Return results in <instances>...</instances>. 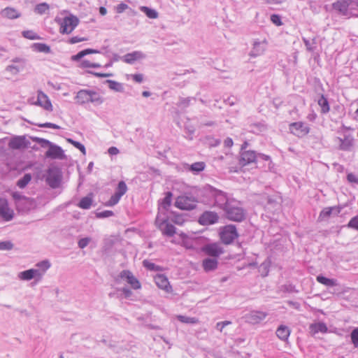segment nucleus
Wrapping results in <instances>:
<instances>
[{
	"mask_svg": "<svg viewBox=\"0 0 358 358\" xmlns=\"http://www.w3.org/2000/svg\"><path fill=\"white\" fill-rule=\"evenodd\" d=\"M36 268L39 273H41V278H43L46 271L50 267V263L48 260H43L36 264Z\"/></svg>",
	"mask_w": 358,
	"mask_h": 358,
	"instance_id": "58836bf2",
	"label": "nucleus"
},
{
	"mask_svg": "<svg viewBox=\"0 0 358 358\" xmlns=\"http://www.w3.org/2000/svg\"><path fill=\"white\" fill-rule=\"evenodd\" d=\"M333 9L339 15L346 17H355V7L352 0H337L332 4Z\"/></svg>",
	"mask_w": 358,
	"mask_h": 358,
	"instance_id": "f257e3e1",
	"label": "nucleus"
},
{
	"mask_svg": "<svg viewBox=\"0 0 358 358\" xmlns=\"http://www.w3.org/2000/svg\"><path fill=\"white\" fill-rule=\"evenodd\" d=\"M218 215L215 212L206 211L204 212L199 217V223L203 225L213 224L217 222Z\"/></svg>",
	"mask_w": 358,
	"mask_h": 358,
	"instance_id": "6ab92c4d",
	"label": "nucleus"
},
{
	"mask_svg": "<svg viewBox=\"0 0 358 358\" xmlns=\"http://www.w3.org/2000/svg\"><path fill=\"white\" fill-rule=\"evenodd\" d=\"M13 62L15 64H12L7 66L6 68V71L12 76H15L24 69V60L20 58H15L13 59Z\"/></svg>",
	"mask_w": 358,
	"mask_h": 358,
	"instance_id": "a211bd4d",
	"label": "nucleus"
},
{
	"mask_svg": "<svg viewBox=\"0 0 358 358\" xmlns=\"http://www.w3.org/2000/svg\"><path fill=\"white\" fill-rule=\"evenodd\" d=\"M189 103H190L189 98H181V99H180V100L178 103V106L179 107L185 108L189 105Z\"/></svg>",
	"mask_w": 358,
	"mask_h": 358,
	"instance_id": "0e129e2a",
	"label": "nucleus"
},
{
	"mask_svg": "<svg viewBox=\"0 0 358 358\" xmlns=\"http://www.w3.org/2000/svg\"><path fill=\"white\" fill-rule=\"evenodd\" d=\"M89 97V103H92L95 105H101L103 102V98L96 91L90 90Z\"/></svg>",
	"mask_w": 358,
	"mask_h": 358,
	"instance_id": "2f4dec72",
	"label": "nucleus"
},
{
	"mask_svg": "<svg viewBox=\"0 0 358 358\" xmlns=\"http://www.w3.org/2000/svg\"><path fill=\"white\" fill-rule=\"evenodd\" d=\"M224 211L227 217L230 220L241 222L245 218L244 210L238 201L231 200Z\"/></svg>",
	"mask_w": 358,
	"mask_h": 358,
	"instance_id": "f03ea898",
	"label": "nucleus"
},
{
	"mask_svg": "<svg viewBox=\"0 0 358 358\" xmlns=\"http://www.w3.org/2000/svg\"><path fill=\"white\" fill-rule=\"evenodd\" d=\"M205 166L206 165L204 162H198L192 164L190 166L189 170L192 171V172L199 173L204 169Z\"/></svg>",
	"mask_w": 358,
	"mask_h": 358,
	"instance_id": "49530a36",
	"label": "nucleus"
},
{
	"mask_svg": "<svg viewBox=\"0 0 358 358\" xmlns=\"http://www.w3.org/2000/svg\"><path fill=\"white\" fill-rule=\"evenodd\" d=\"M79 20L77 17L70 15L63 18L60 23L59 32L61 34H69L78 26Z\"/></svg>",
	"mask_w": 358,
	"mask_h": 358,
	"instance_id": "39448f33",
	"label": "nucleus"
},
{
	"mask_svg": "<svg viewBox=\"0 0 358 358\" xmlns=\"http://www.w3.org/2000/svg\"><path fill=\"white\" fill-rule=\"evenodd\" d=\"M1 15L3 17L13 20L20 17V13L13 8L7 7L1 11Z\"/></svg>",
	"mask_w": 358,
	"mask_h": 358,
	"instance_id": "bb28decb",
	"label": "nucleus"
},
{
	"mask_svg": "<svg viewBox=\"0 0 358 358\" xmlns=\"http://www.w3.org/2000/svg\"><path fill=\"white\" fill-rule=\"evenodd\" d=\"M62 172L57 167H50L48 170L46 182L52 188H57L62 181Z\"/></svg>",
	"mask_w": 358,
	"mask_h": 358,
	"instance_id": "20e7f679",
	"label": "nucleus"
},
{
	"mask_svg": "<svg viewBox=\"0 0 358 358\" xmlns=\"http://www.w3.org/2000/svg\"><path fill=\"white\" fill-rule=\"evenodd\" d=\"M86 41H87V38L79 37V36H73V37H71L69 39V43H71V44H74V43H76Z\"/></svg>",
	"mask_w": 358,
	"mask_h": 358,
	"instance_id": "69168bd1",
	"label": "nucleus"
},
{
	"mask_svg": "<svg viewBox=\"0 0 358 358\" xmlns=\"http://www.w3.org/2000/svg\"><path fill=\"white\" fill-rule=\"evenodd\" d=\"M35 141L38 143L41 147L45 148V147H50V145L52 144L50 141L48 140L41 138H36Z\"/></svg>",
	"mask_w": 358,
	"mask_h": 358,
	"instance_id": "052dcab7",
	"label": "nucleus"
},
{
	"mask_svg": "<svg viewBox=\"0 0 358 358\" xmlns=\"http://www.w3.org/2000/svg\"><path fill=\"white\" fill-rule=\"evenodd\" d=\"M67 141L69 143H71L73 145H74L76 148L80 150L83 155L86 154L85 148L82 143H80L78 141H73L71 138H67Z\"/></svg>",
	"mask_w": 358,
	"mask_h": 358,
	"instance_id": "603ef678",
	"label": "nucleus"
},
{
	"mask_svg": "<svg viewBox=\"0 0 358 358\" xmlns=\"http://www.w3.org/2000/svg\"><path fill=\"white\" fill-rule=\"evenodd\" d=\"M121 197V196L115 192V194L113 196H111L110 199L106 202V206H113L117 204L119 202Z\"/></svg>",
	"mask_w": 358,
	"mask_h": 358,
	"instance_id": "8fccbe9b",
	"label": "nucleus"
},
{
	"mask_svg": "<svg viewBox=\"0 0 358 358\" xmlns=\"http://www.w3.org/2000/svg\"><path fill=\"white\" fill-rule=\"evenodd\" d=\"M45 157L50 159H63L66 156L61 147L52 143L45 152Z\"/></svg>",
	"mask_w": 358,
	"mask_h": 358,
	"instance_id": "dca6fc26",
	"label": "nucleus"
},
{
	"mask_svg": "<svg viewBox=\"0 0 358 358\" xmlns=\"http://www.w3.org/2000/svg\"><path fill=\"white\" fill-rule=\"evenodd\" d=\"M127 191V186L124 181H120L118 183L115 193L122 196Z\"/></svg>",
	"mask_w": 358,
	"mask_h": 358,
	"instance_id": "de8ad7c7",
	"label": "nucleus"
},
{
	"mask_svg": "<svg viewBox=\"0 0 358 358\" xmlns=\"http://www.w3.org/2000/svg\"><path fill=\"white\" fill-rule=\"evenodd\" d=\"M271 21L276 26H281L282 24L280 16L277 14L271 15Z\"/></svg>",
	"mask_w": 358,
	"mask_h": 358,
	"instance_id": "680f3d73",
	"label": "nucleus"
},
{
	"mask_svg": "<svg viewBox=\"0 0 358 358\" xmlns=\"http://www.w3.org/2000/svg\"><path fill=\"white\" fill-rule=\"evenodd\" d=\"M31 180V176L30 173H26L24 176L18 180L17 185L18 187L23 189L24 188Z\"/></svg>",
	"mask_w": 358,
	"mask_h": 358,
	"instance_id": "37998d69",
	"label": "nucleus"
},
{
	"mask_svg": "<svg viewBox=\"0 0 358 358\" xmlns=\"http://www.w3.org/2000/svg\"><path fill=\"white\" fill-rule=\"evenodd\" d=\"M50 8V6L47 3H41L37 4L34 8L35 13L43 15Z\"/></svg>",
	"mask_w": 358,
	"mask_h": 358,
	"instance_id": "a18cd8bd",
	"label": "nucleus"
},
{
	"mask_svg": "<svg viewBox=\"0 0 358 358\" xmlns=\"http://www.w3.org/2000/svg\"><path fill=\"white\" fill-rule=\"evenodd\" d=\"M267 316V313L263 311L252 310L247 313L244 317L248 323L255 324L264 320Z\"/></svg>",
	"mask_w": 358,
	"mask_h": 358,
	"instance_id": "2eb2a0df",
	"label": "nucleus"
},
{
	"mask_svg": "<svg viewBox=\"0 0 358 358\" xmlns=\"http://www.w3.org/2000/svg\"><path fill=\"white\" fill-rule=\"evenodd\" d=\"M33 48L35 50L39 52L49 53L50 52V48L45 43H34Z\"/></svg>",
	"mask_w": 358,
	"mask_h": 358,
	"instance_id": "c03bdc74",
	"label": "nucleus"
},
{
	"mask_svg": "<svg viewBox=\"0 0 358 358\" xmlns=\"http://www.w3.org/2000/svg\"><path fill=\"white\" fill-rule=\"evenodd\" d=\"M171 221L177 225L182 226L186 220L182 215H176L173 217Z\"/></svg>",
	"mask_w": 358,
	"mask_h": 358,
	"instance_id": "5fc2aeb1",
	"label": "nucleus"
},
{
	"mask_svg": "<svg viewBox=\"0 0 358 358\" xmlns=\"http://www.w3.org/2000/svg\"><path fill=\"white\" fill-rule=\"evenodd\" d=\"M140 10L150 19H156L158 17V13L154 9L143 6L140 7Z\"/></svg>",
	"mask_w": 358,
	"mask_h": 358,
	"instance_id": "ea45409f",
	"label": "nucleus"
},
{
	"mask_svg": "<svg viewBox=\"0 0 358 358\" xmlns=\"http://www.w3.org/2000/svg\"><path fill=\"white\" fill-rule=\"evenodd\" d=\"M306 50L310 52H313L317 48V41L315 38H313L311 40H308L306 38H302Z\"/></svg>",
	"mask_w": 358,
	"mask_h": 358,
	"instance_id": "c9c22d12",
	"label": "nucleus"
},
{
	"mask_svg": "<svg viewBox=\"0 0 358 358\" xmlns=\"http://www.w3.org/2000/svg\"><path fill=\"white\" fill-rule=\"evenodd\" d=\"M197 203V200L193 196L181 195L176 199L175 206L180 210H190L196 207Z\"/></svg>",
	"mask_w": 358,
	"mask_h": 358,
	"instance_id": "7ed1b4c3",
	"label": "nucleus"
},
{
	"mask_svg": "<svg viewBox=\"0 0 358 358\" xmlns=\"http://www.w3.org/2000/svg\"><path fill=\"white\" fill-rule=\"evenodd\" d=\"M120 277L122 279L126 280L127 282L134 289H139L141 287V285L139 280L133 275V273L129 270L122 271Z\"/></svg>",
	"mask_w": 358,
	"mask_h": 358,
	"instance_id": "ddd939ff",
	"label": "nucleus"
},
{
	"mask_svg": "<svg viewBox=\"0 0 358 358\" xmlns=\"http://www.w3.org/2000/svg\"><path fill=\"white\" fill-rule=\"evenodd\" d=\"M341 212V208L337 206L324 208L320 213L319 218L321 220L327 218L331 215H338Z\"/></svg>",
	"mask_w": 358,
	"mask_h": 358,
	"instance_id": "a878e982",
	"label": "nucleus"
},
{
	"mask_svg": "<svg viewBox=\"0 0 358 358\" xmlns=\"http://www.w3.org/2000/svg\"><path fill=\"white\" fill-rule=\"evenodd\" d=\"M13 197L15 199L18 200V204H27V210H30L31 208H34L35 207V202L33 199L26 198V197H20L18 196L16 193L13 194Z\"/></svg>",
	"mask_w": 358,
	"mask_h": 358,
	"instance_id": "7c9ffc66",
	"label": "nucleus"
},
{
	"mask_svg": "<svg viewBox=\"0 0 358 358\" xmlns=\"http://www.w3.org/2000/svg\"><path fill=\"white\" fill-rule=\"evenodd\" d=\"M201 250L206 255L213 257L215 259L224 253L223 248L221 244L218 243L206 244L202 247Z\"/></svg>",
	"mask_w": 358,
	"mask_h": 358,
	"instance_id": "9b49d317",
	"label": "nucleus"
},
{
	"mask_svg": "<svg viewBox=\"0 0 358 358\" xmlns=\"http://www.w3.org/2000/svg\"><path fill=\"white\" fill-rule=\"evenodd\" d=\"M155 282L157 285V286L162 289L166 290L167 292H169L171 289V286L169 285V282L168 278L162 274L157 275L155 277Z\"/></svg>",
	"mask_w": 358,
	"mask_h": 358,
	"instance_id": "5701e85b",
	"label": "nucleus"
},
{
	"mask_svg": "<svg viewBox=\"0 0 358 358\" xmlns=\"http://www.w3.org/2000/svg\"><path fill=\"white\" fill-rule=\"evenodd\" d=\"M289 328L285 325H280L276 330V336L281 341H287L290 335Z\"/></svg>",
	"mask_w": 358,
	"mask_h": 358,
	"instance_id": "cd10ccee",
	"label": "nucleus"
},
{
	"mask_svg": "<svg viewBox=\"0 0 358 358\" xmlns=\"http://www.w3.org/2000/svg\"><path fill=\"white\" fill-rule=\"evenodd\" d=\"M145 57V55L141 51H134L127 53L123 57V61L127 64H133L135 61Z\"/></svg>",
	"mask_w": 358,
	"mask_h": 358,
	"instance_id": "b1692460",
	"label": "nucleus"
},
{
	"mask_svg": "<svg viewBox=\"0 0 358 358\" xmlns=\"http://www.w3.org/2000/svg\"><path fill=\"white\" fill-rule=\"evenodd\" d=\"M106 83H108V87L115 92H122L124 90L123 85L120 83H118L117 81L113 80H107L105 82Z\"/></svg>",
	"mask_w": 358,
	"mask_h": 358,
	"instance_id": "f704fd0d",
	"label": "nucleus"
},
{
	"mask_svg": "<svg viewBox=\"0 0 358 358\" xmlns=\"http://www.w3.org/2000/svg\"><path fill=\"white\" fill-rule=\"evenodd\" d=\"M339 144V149L344 151H350L354 146V138L351 134H345L343 138H337Z\"/></svg>",
	"mask_w": 358,
	"mask_h": 358,
	"instance_id": "f3484780",
	"label": "nucleus"
},
{
	"mask_svg": "<svg viewBox=\"0 0 358 358\" xmlns=\"http://www.w3.org/2000/svg\"><path fill=\"white\" fill-rule=\"evenodd\" d=\"M310 332L313 334L319 332L326 333L328 330L327 325L324 322L313 323L310 325Z\"/></svg>",
	"mask_w": 358,
	"mask_h": 358,
	"instance_id": "c756f323",
	"label": "nucleus"
},
{
	"mask_svg": "<svg viewBox=\"0 0 358 358\" xmlns=\"http://www.w3.org/2000/svg\"><path fill=\"white\" fill-rule=\"evenodd\" d=\"M317 281L327 287H334L337 285V281L335 279L327 278L322 275L317 276Z\"/></svg>",
	"mask_w": 358,
	"mask_h": 358,
	"instance_id": "72a5a7b5",
	"label": "nucleus"
},
{
	"mask_svg": "<svg viewBox=\"0 0 358 358\" xmlns=\"http://www.w3.org/2000/svg\"><path fill=\"white\" fill-rule=\"evenodd\" d=\"M155 224L164 236L171 237L176 234V227L167 220H161L159 215L156 217Z\"/></svg>",
	"mask_w": 358,
	"mask_h": 358,
	"instance_id": "6e6552de",
	"label": "nucleus"
},
{
	"mask_svg": "<svg viewBox=\"0 0 358 358\" xmlns=\"http://www.w3.org/2000/svg\"><path fill=\"white\" fill-rule=\"evenodd\" d=\"M351 341L355 348L358 347V327L352 330L350 334Z\"/></svg>",
	"mask_w": 358,
	"mask_h": 358,
	"instance_id": "6e6d98bb",
	"label": "nucleus"
},
{
	"mask_svg": "<svg viewBox=\"0 0 358 358\" xmlns=\"http://www.w3.org/2000/svg\"><path fill=\"white\" fill-rule=\"evenodd\" d=\"M27 146V143L24 136H17L12 138L9 143L8 147L13 150H20L25 148Z\"/></svg>",
	"mask_w": 358,
	"mask_h": 358,
	"instance_id": "aec40b11",
	"label": "nucleus"
},
{
	"mask_svg": "<svg viewBox=\"0 0 358 358\" xmlns=\"http://www.w3.org/2000/svg\"><path fill=\"white\" fill-rule=\"evenodd\" d=\"M99 51L94 50V49H90V48L85 49L84 50L79 52L78 54L73 55L71 57V59L73 61H78L87 55L99 53Z\"/></svg>",
	"mask_w": 358,
	"mask_h": 358,
	"instance_id": "473e14b6",
	"label": "nucleus"
},
{
	"mask_svg": "<svg viewBox=\"0 0 358 358\" xmlns=\"http://www.w3.org/2000/svg\"><path fill=\"white\" fill-rule=\"evenodd\" d=\"M22 35L24 37H25L28 39H31V40L39 39V36L32 31H29V30L24 31L22 32Z\"/></svg>",
	"mask_w": 358,
	"mask_h": 358,
	"instance_id": "13d9d810",
	"label": "nucleus"
},
{
	"mask_svg": "<svg viewBox=\"0 0 358 358\" xmlns=\"http://www.w3.org/2000/svg\"><path fill=\"white\" fill-rule=\"evenodd\" d=\"M28 102L32 105H36L42 107L48 111H52L53 107L48 96L42 91H38L37 100L34 101L33 99H29Z\"/></svg>",
	"mask_w": 358,
	"mask_h": 358,
	"instance_id": "0eeeda50",
	"label": "nucleus"
},
{
	"mask_svg": "<svg viewBox=\"0 0 358 358\" xmlns=\"http://www.w3.org/2000/svg\"><path fill=\"white\" fill-rule=\"evenodd\" d=\"M257 155L253 150H245L241 152L240 163L243 166L255 162Z\"/></svg>",
	"mask_w": 358,
	"mask_h": 358,
	"instance_id": "4be33fe9",
	"label": "nucleus"
},
{
	"mask_svg": "<svg viewBox=\"0 0 358 358\" xmlns=\"http://www.w3.org/2000/svg\"><path fill=\"white\" fill-rule=\"evenodd\" d=\"M231 322L230 321H223V322H217V324H216V328L220 331L222 332L223 329L229 325Z\"/></svg>",
	"mask_w": 358,
	"mask_h": 358,
	"instance_id": "774afa93",
	"label": "nucleus"
},
{
	"mask_svg": "<svg viewBox=\"0 0 358 358\" xmlns=\"http://www.w3.org/2000/svg\"><path fill=\"white\" fill-rule=\"evenodd\" d=\"M177 319L182 323L185 324H197L199 323V319L196 317H191L185 315H178L176 316Z\"/></svg>",
	"mask_w": 358,
	"mask_h": 358,
	"instance_id": "a19ab883",
	"label": "nucleus"
},
{
	"mask_svg": "<svg viewBox=\"0 0 358 358\" xmlns=\"http://www.w3.org/2000/svg\"><path fill=\"white\" fill-rule=\"evenodd\" d=\"M143 265L144 267L148 268L150 271H159L160 267L159 266L155 265L154 263L150 262L149 260H144L143 262Z\"/></svg>",
	"mask_w": 358,
	"mask_h": 358,
	"instance_id": "09e8293b",
	"label": "nucleus"
},
{
	"mask_svg": "<svg viewBox=\"0 0 358 358\" xmlns=\"http://www.w3.org/2000/svg\"><path fill=\"white\" fill-rule=\"evenodd\" d=\"M91 239L90 238H81L79 241H78V246L83 249L85 248L88 244L90 242Z\"/></svg>",
	"mask_w": 358,
	"mask_h": 358,
	"instance_id": "338daca9",
	"label": "nucleus"
},
{
	"mask_svg": "<svg viewBox=\"0 0 358 358\" xmlns=\"http://www.w3.org/2000/svg\"><path fill=\"white\" fill-rule=\"evenodd\" d=\"M267 45L268 41L266 39L254 41L251 50L249 52V56L255 58L264 55L266 50Z\"/></svg>",
	"mask_w": 358,
	"mask_h": 358,
	"instance_id": "9d476101",
	"label": "nucleus"
},
{
	"mask_svg": "<svg viewBox=\"0 0 358 358\" xmlns=\"http://www.w3.org/2000/svg\"><path fill=\"white\" fill-rule=\"evenodd\" d=\"M220 239L224 244L231 243L238 236V233L234 225H227L221 229L220 232Z\"/></svg>",
	"mask_w": 358,
	"mask_h": 358,
	"instance_id": "423d86ee",
	"label": "nucleus"
},
{
	"mask_svg": "<svg viewBox=\"0 0 358 358\" xmlns=\"http://www.w3.org/2000/svg\"><path fill=\"white\" fill-rule=\"evenodd\" d=\"M90 90H80L78 92L75 99L76 103L80 105H83L89 103L90 99Z\"/></svg>",
	"mask_w": 358,
	"mask_h": 358,
	"instance_id": "393cba45",
	"label": "nucleus"
},
{
	"mask_svg": "<svg viewBox=\"0 0 358 358\" xmlns=\"http://www.w3.org/2000/svg\"><path fill=\"white\" fill-rule=\"evenodd\" d=\"M218 262L215 258H206L203 260L202 266L205 271L209 272L217 268Z\"/></svg>",
	"mask_w": 358,
	"mask_h": 358,
	"instance_id": "c85d7f7f",
	"label": "nucleus"
},
{
	"mask_svg": "<svg viewBox=\"0 0 358 358\" xmlns=\"http://www.w3.org/2000/svg\"><path fill=\"white\" fill-rule=\"evenodd\" d=\"M179 236L181 238V245L182 246L187 249L193 248L192 241L186 234L181 232L179 234Z\"/></svg>",
	"mask_w": 358,
	"mask_h": 358,
	"instance_id": "4c0bfd02",
	"label": "nucleus"
},
{
	"mask_svg": "<svg viewBox=\"0 0 358 358\" xmlns=\"http://www.w3.org/2000/svg\"><path fill=\"white\" fill-rule=\"evenodd\" d=\"M18 278L22 280H31L35 279L36 282L42 280L41 273L36 268H30L18 273Z\"/></svg>",
	"mask_w": 358,
	"mask_h": 358,
	"instance_id": "4468645a",
	"label": "nucleus"
},
{
	"mask_svg": "<svg viewBox=\"0 0 358 358\" xmlns=\"http://www.w3.org/2000/svg\"><path fill=\"white\" fill-rule=\"evenodd\" d=\"M39 127H42V128H52V129H60V127L58 126L57 124H53V123H50V122H46V123H43V124H37Z\"/></svg>",
	"mask_w": 358,
	"mask_h": 358,
	"instance_id": "e2e57ef3",
	"label": "nucleus"
},
{
	"mask_svg": "<svg viewBox=\"0 0 358 358\" xmlns=\"http://www.w3.org/2000/svg\"><path fill=\"white\" fill-rule=\"evenodd\" d=\"M171 197L172 193L169 192L166 194L165 197L163 199L162 205L165 209L170 206L171 203Z\"/></svg>",
	"mask_w": 358,
	"mask_h": 358,
	"instance_id": "3c124183",
	"label": "nucleus"
},
{
	"mask_svg": "<svg viewBox=\"0 0 358 358\" xmlns=\"http://www.w3.org/2000/svg\"><path fill=\"white\" fill-rule=\"evenodd\" d=\"M289 129L290 133L299 138L304 137L310 132V127L303 122H292Z\"/></svg>",
	"mask_w": 358,
	"mask_h": 358,
	"instance_id": "1a4fd4ad",
	"label": "nucleus"
},
{
	"mask_svg": "<svg viewBox=\"0 0 358 358\" xmlns=\"http://www.w3.org/2000/svg\"><path fill=\"white\" fill-rule=\"evenodd\" d=\"M92 203V198L91 196H85L81 199L78 203V206L83 209L90 208Z\"/></svg>",
	"mask_w": 358,
	"mask_h": 358,
	"instance_id": "79ce46f5",
	"label": "nucleus"
},
{
	"mask_svg": "<svg viewBox=\"0 0 358 358\" xmlns=\"http://www.w3.org/2000/svg\"><path fill=\"white\" fill-rule=\"evenodd\" d=\"M213 196H214L215 205L224 210L232 200L229 199L223 192L219 190H213Z\"/></svg>",
	"mask_w": 358,
	"mask_h": 358,
	"instance_id": "f8f14e48",
	"label": "nucleus"
},
{
	"mask_svg": "<svg viewBox=\"0 0 358 358\" xmlns=\"http://www.w3.org/2000/svg\"><path fill=\"white\" fill-rule=\"evenodd\" d=\"M82 68H99L101 65L98 63H92L88 60H83L80 64Z\"/></svg>",
	"mask_w": 358,
	"mask_h": 358,
	"instance_id": "864d4df0",
	"label": "nucleus"
},
{
	"mask_svg": "<svg viewBox=\"0 0 358 358\" xmlns=\"http://www.w3.org/2000/svg\"><path fill=\"white\" fill-rule=\"evenodd\" d=\"M317 103L321 108L322 113L325 114L329 111L330 107H329V102H328L327 99L324 96V95H322L320 96V98L317 101Z\"/></svg>",
	"mask_w": 358,
	"mask_h": 358,
	"instance_id": "e433bc0d",
	"label": "nucleus"
},
{
	"mask_svg": "<svg viewBox=\"0 0 358 358\" xmlns=\"http://www.w3.org/2000/svg\"><path fill=\"white\" fill-rule=\"evenodd\" d=\"M13 248V244L9 241L0 242V250H10Z\"/></svg>",
	"mask_w": 358,
	"mask_h": 358,
	"instance_id": "4d7b16f0",
	"label": "nucleus"
},
{
	"mask_svg": "<svg viewBox=\"0 0 358 358\" xmlns=\"http://www.w3.org/2000/svg\"><path fill=\"white\" fill-rule=\"evenodd\" d=\"M348 227L358 231V215L350 220Z\"/></svg>",
	"mask_w": 358,
	"mask_h": 358,
	"instance_id": "bf43d9fd",
	"label": "nucleus"
},
{
	"mask_svg": "<svg viewBox=\"0 0 358 358\" xmlns=\"http://www.w3.org/2000/svg\"><path fill=\"white\" fill-rule=\"evenodd\" d=\"M0 215L6 221L13 217V211L9 208L8 202L4 199H0Z\"/></svg>",
	"mask_w": 358,
	"mask_h": 358,
	"instance_id": "412c9836",
	"label": "nucleus"
}]
</instances>
